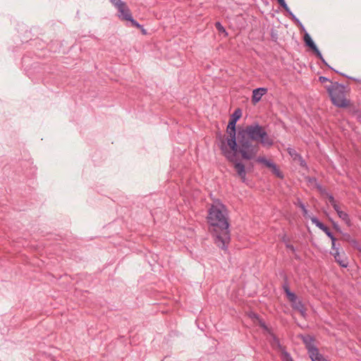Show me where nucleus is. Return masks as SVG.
Returning <instances> with one entry per match:
<instances>
[{
  "label": "nucleus",
  "instance_id": "4468645a",
  "mask_svg": "<svg viewBox=\"0 0 361 361\" xmlns=\"http://www.w3.org/2000/svg\"><path fill=\"white\" fill-rule=\"evenodd\" d=\"M292 307L298 311L302 317L305 316L306 309L300 300H297L295 302L291 304Z\"/></svg>",
  "mask_w": 361,
  "mask_h": 361
},
{
  "label": "nucleus",
  "instance_id": "dca6fc26",
  "mask_svg": "<svg viewBox=\"0 0 361 361\" xmlns=\"http://www.w3.org/2000/svg\"><path fill=\"white\" fill-rule=\"evenodd\" d=\"M302 341L306 345L307 349L308 350V353L310 355H311V350L312 349H317L315 346H314L312 343V338L310 336H304L302 338Z\"/></svg>",
  "mask_w": 361,
  "mask_h": 361
},
{
  "label": "nucleus",
  "instance_id": "7ed1b4c3",
  "mask_svg": "<svg viewBox=\"0 0 361 361\" xmlns=\"http://www.w3.org/2000/svg\"><path fill=\"white\" fill-rule=\"evenodd\" d=\"M325 88L329 94L331 103L336 107L347 108L350 105V100L347 98L349 88L338 82H331Z\"/></svg>",
  "mask_w": 361,
  "mask_h": 361
},
{
  "label": "nucleus",
  "instance_id": "423d86ee",
  "mask_svg": "<svg viewBox=\"0 0 361 361\" xmlns=\"http://www.w3.org/2000/svg\"><path fill=\"white\" fill-rule=\"evenodd\" d=\"M117 9L119 13L118 17L120 19L123 20L130 21L133 27L137 28L142 27V26L136 20L133 19L131 12L126 3L123 4V6L118 7Z\"/></svg>",
  "mask_w": 361,
  "mask_h": 361
},
{
  "label": "nucleus",
  "instance_id": "20e7f679",
  "mask_svg": "<svg viewBox=\"0 0 361 361\" xmlns=\"http://www.w3.org/2000/svg\"><path fill=\"white\" fill-rule=\"evenodd\" d=\"M238 150L236 154L239 152L242 158L246 160H250L254 159L257 154L259 150V146L258 143L254 144L253 141L249 137H246L245 135L238 133Z\"/></svg>",
  "mask_w": 361,
  "mask_h": 361
},
{
  "label": "nucleus",
  "instance_id": "2f4dec72",
  "mask_svg": "<svg viewBox=\"0 0 361 361\" xmlns=\"http://www.w3.org/2000/svg\"><path fill=\"white\" fill-rule=\"evenodd\" d=\"M311 221L318 228L322 224V223L317 217L314 216L311 218Z\"/></svg>",
  "mask_w": 361,
  "mask_h": 361
},
{
  "label": "nucleus",
  "instance_id": "09e8293b",
  "mask_svg": "<svg viewBox=\"0 0 361 361\" xmlns=\"http://www.w3.org/2000/svg\"><path fill=\"white\" fill-rule=\"evenodd\" d=\"M341 74L342 75L345 76V77H347V78H349V79H351V80H355V78H352V77H348V76L345 75V74H343V73H341Z\"/></svg>",
  "mask_w": 361,
  "mask_h": 361
},
{
  "label": "nucleus",
  "instance_id": "bb28decb",
  "mask_svg": "<svg viewBox=\"0 0 361 361\" xmlns=\"http://www.w3.org/2000/svg\"><path fill=\"white\" fill-rule=\"evenodd\" d=\"M110 1L116 7V8L123 6V4L125 3L121 0H110Z\"/></svg>",
  "mask_w": 361,
  "mask_h": 361
},
{
  "label": "nucleus",
  "instance_id": "ea45409f",
  "mask_svg": "<svg viewBox=\"0 0 361 361\" xmlns=\"http://www.w3.org/2000/svg\"><path fill=\"white\" fill-rule=\"evenodd\" d=\"M343 238L345 240L350 242L351 240H353L350 237V235L348 233L343 234Z\"/></svg>",
  "mask_w": 361,
  "mask_h": 361
},
{
  "label": "nucleus",
  "instance_id": "9d476101",
  "mask_svg": "<svg viewBox=\"0 0 361 361\" xmlns=\"http://www.w3.org/2000/svg\"><path fill=\"white\" fill-rule=\"evenodd\" d=\"M331 255L334 257L336 262L342 267H347L348 265V259L344 252H341L339 248L335 245V249H332Z\"/></svg>",
  "mask_w": 361,
  "mask_h": 361
},
{
  "label": "nucleus",
  "instance_id": "a19ab883",
  "mask_svg": "<svg viewBox=\"0 0 361 361\" xmlns=\"http://www.w3.org/2000/svg\"><path fill=\"white\" fill-rule=\"evenodd\" d=\"M283 290H284V292L286 293V295H288V293H291L289 287L287 285L283 286Z\"/></svg>",
  "mask_w": 361,
  "mask_h": 361
},
{
  "label": "nucleus",
  "instance_id": "8fccbe9b",
  "mask_svg": "<svg viewBox=\"0 0 361 361\" xmlns=\"http://www.w3.org/2000/svg\"><path fill=\"white\" fill-rule=\"evenodd\" d=\"M360 251H361V249H359Z\"/></svg>",
  "mask_w": 361,
  "mask_h": 361
},
{
  "label": "nucleus",
  "instance_id": "a211bd4d",
  "mask_svg": "<svg viewBox=\"0 0 361 361\" xmlns=\"http://www.w3.org/2000/svg\"><path fill=\"white\" fill-rule=\"evenodd\" d=\"M304 41H305V44L307 47H309L311 49H312L313 48H314L316 47V45L314 43L313 40L312 39L310 35L307 32H305V34L304 35Z\"/></svg>",
  "mask_w": 361,
  "mask_h": 361
},
{
  "label": "nucleus",
  "instance_id": "0eeeda50",
  "mask_svg": "<svg viewBox=\"0 0 361 361\" xmlns=\"http://www.w3.org/2000/svg\"><path fill=\"white\" fill-rule=\"evenodd\" d=\"M256 161L258 163L264 164L267 168L270 169L271 170V172L274 175H276L277 177L281 178H283V175L282 172L279 169L277 166L271 161L267 159L264 157H257Z\"/></svg>",
  "mask_w": 361,
  "mask_h": 361
},
{
  "label": "nucleus",
  "instance_id": "6e6552de",
  "mask_svg": "<svg viewBox=\"0 0 361 361\" xmlns=\"http://www.w3.org/2000/svg\"><path fill=\"white\" fill-rule=\"evenodd\" d=\"M256 161L258 163L264 164L267 168L270 169L271 170V172L274 175H276L277 177L281 178H283V175L282 172L279 169L277 166L271 161L267 159L264 157H257Z\"/></svg>",
  "mask_w": 361,
  "mask_h": 361
},
{
  "label": "nucleus",
  "instance_id": "c03bdc74",
  "mask_svg": "<svg viewBox=\"0 0 361 361\" xmlns=\"http://www.w3.org/2000/svg\"><path fill=\"white\" fill-rule=\"evenodd\" d=\"M333 225H334V228L336 231H340V227L338 226V225L336 223L334 222V223H333Z\"/></svg>",
  "mask_w": 361,
  "mask_h": 361
},
{
  "label": "nucleus",
  "instance_id": "58836bf2",
  "mask_svg": "<svg viewBox=\"0 0 361 361\" xmlns=\"http://www.w3.org/2000/svg\"><path fill=\"white\" fill-rule=\"evenodd\" d=\"M284 356L286 357V361H293V358L291 357L289 353H285Z\"/></svg>",
  "mask_w": 361,
  "mask_h": 361
},
{
  "label": "nucleus",
  "instance_id": "473e14b6",
  "mask_svg": "<svg viewBox=\"0 0 361 361\" xmlns=\"http://www.w3.org/2000/svg\"><path fill=\"white\" fill-rule=\"evenodd\" d=\"M311 221L318 228L322 224V223L317 217L314 216L311 218Z\"/></svg>",
  "mask_w": 361,
  "mask_h": 361
},
{
  "label": "nucleus",
  "instance_id": "412c9836",
  "mask_svg": "<svg viewBox=\"0 0 361 361\" xmlns=\"http://www.w3.org/2000/svg\"><path fill=\"white\" fill-rule=\"evenodd\" d=\"M288 152L293 160H297L301 156L293 148H288Z\"/></svg>",
  "mask_w": 361,
  "mask_h": 361
},
{
  "label": "nucleus",
  "instance_id": "a18cd8bd",
  "mask_svg": "<svg viewBox=\"0 0 361 361\" xmlns=\"http://www.w3.org/2000/svg\"><path fill=\"white\" fill-rule=\"evenodd\" d=\"M350 243L352 245H355H355H357V240H354V239L351 240Z\"/></svg>",
  "mask_w": 361,
  "mask_h": 361
},
{
  "label": "nucleus",
  "instance_id": "cd10ccee",
  "mask_svg": "<svg viewBox=\"0 0 361 361\" xmlns=\"http://www.w3.org/2000/svg\"><path fill=\"white\" fill-rule=\"evenodd\" d=\"M278 1V3L280 4V6L284 8V10L286 11H289V8L287 5V4L286 3L285 0H277Z\"/></svg>",
  "mask_w": 361,
  "mask_h": 361
},
{
  "label": "nucleus",
  "instance_id": "1a4fd4ad",
  "mask_svg": "<svg viewBox=\"0 0 361 361\" xmlns=\"http://www.w3.org/2000/svg\"><path fill=\"white\" fill-rule=\"evenodd\" d=\"M256 161L258 163L264 164L267 168L270 169L271 170V172L274 175H276L277 177L281 178H283V175L282 172L279 169L277 166L271 161L267 159L264 157H257Z\"/></svg>",
  "mask_w": 361,
  "mask_h": 361
},
{
  "label": "nucleus",
  "instance_id": "c9c22d12",
  "mask_svg": "<svg viewBox=\"0 0 361 361\" xmlns=\"http://www.w3.org/2000/svg\"><path fill=\"white\" fill-rule=\"evenodd\" d=\"M319 81L320 82H322V83H324V82H327V81H329V82H331V81H330V80H329V78H327L326 77H324V76H320V77L319 78Z\"/></svg>",
  "mask_w": 361,
  "mask_h": 361
},
{
  "label": "nucleus",
  "instance_id": "aec40b11",
  "mask_svg": "<svg viewBox=\"0 0 361 361\" xmlns=\"http://www.w3.org/2000/svg\"><path fill=\"white\" fill-rule=\"evenodd\" d=\"M324 233L331 240V244H332L331 249H335L336 239L335 238V237L334 236L332 233L330 231L329 228H327V230L326 231H324Z\"/></svg>",
  "mask_w": 361,
  "mask_h": 361
},
{
  "label": "nucleus",
  "instance_id": "f257e3e1",
  "mask_svg": "<svg viewBox=\"0 0 361 361\" xmlns=\"http://www.w3.org/2000/svg\"><path fill=\"white\" fill-rule=\"evenodd\" d=\"M207 221L209 231L214 238V243L221 249L226 250L231 237L228 229L227 209L219 200H216L209 209Z\"/></svg>",
  "mask_w": 361,
  "mask_h": 361
},
{
  "label": "nucleus",
  "instance_id": "c756f323",
  "mask_svg": "<svg viewBox=\"0 0 361 361\" xmlns=\"http://www.w3.org/2000/svg\"><path fill=\"white\" fill-rule=\"evenodd\" d=\"M312 50L314 52V54L317 58H319L320 60H323L322 54L320 52V51L318 49L317 46L314 48H313Z\"/></svg>",
  "mask_w": 361,
  "mask_h": 361
},
{
  "label": "nucleus",
  "instance_id": "b1692460",
  "mask_svg": "<svg viewBox=\"0 0 361 361\" xmlns=\"http://www.w3.org/2000/svg\"><path fill=\"white\" fill-rule=\"evenodd\" d=\"M287 298H288V300L291 302V304H293L297 300H298L297 295L293 292L288 293Z\"/></svg>",
  "mask_w": 361,
  "mask_h": 361
},
{
  "label": "nucleus",
  "instance_id": "a878e982",
  "mask_svg": "<svg viewBox=\"0 0 361 361\" xmlns=\"http://www.w3.org/2000/svg\"><path fill=\"white\" fill-rule=\"evenodd\" d=\"M305 180L310 186H313V185L316 184V183L317 182V178L314 177L307 176L305 178Z\"/></svg>",
  "mask_w": 361,
  "mask_h": 361
},
{
  "label": "nucleus",
  "instance_id": "f3484780",
  "mask_svg": "<svg viewBox=\"0 0 361 361\" xmlns=\"http://www.w3.org/2000/svg\"><path fill=\"white\" fill-rule=\"evenodd\" d=\"M337 214L338 217L341 219L348 226H350L352 225L350 216L346 212L341 210Z\"/></svg>",
  "mask_w": 361,
  "mask_h": 361
},
{
  "label": "nucleus",
  "instance_id": "7c9ffc66",
  "mask_svg": "<svg viewBox=\"0 0 361 361\" xmlns=\"http://www.w3.org/2000/svg\"><path fill=\"white\" fill-rule=\"evenodd\" d=\"M215 27L216 30L220 32H226L225 28L223 27V25L219 22H216L215 23Z\"/></svg>",
  "mask_w": 361,
  "mask_h": 361
},
{
  "label": "nucleus",
  "instance_id": "39448f33",
  "mask_svg": "<svg viewBox=\"0 0 361 361\" xmlns=\"http://www.w3.org/2000/svg\"><path fill=\"white\" fill-rule=\"evenodd\" d=\"M263 128L262 126L256 123L246 126L245 128L239 130L238 133L245 135L246 137H249L253 142H258Z\"/></svg>",
  "mask_w": 361,
  "mask_h": 361
},
{
  "label": "nucleus",
  "instance_id": "6ab92c4d",
  "mask_svg": "<svg viewBox=\"0 0 361 361\" xmlns=\"http://www.w3.org/2000/svg\"><path fill=\"white\" fill-rule=\"evenodd\" d=\"M259 325L260 326L264 329L265 331H267L269 334H271L273 336V339H274V343H277L278 345H279V340L276 338V337L273 335L271 333V330L269 329V328L265 324V323L262 321H260L259 322Z\"/></svg>",
  "mask_w": 361,
  "mask_h": 361
},
{
  "label": "nucleus",
  "instance_id": "393cba45",
  "mask_svg": "<svg viewBox=\"0 0 361 361\" xmlns=\"http://www.w3.org/2000/svg\"><path fill=\"white\" fill-rule=\"evenodd\" d=\"M287 298H288V300L291 302V304H293L297 300H298L297 295L293 292L288 293Z\"/></svg>",
  "mask_w": 361,
  "mask_h": 361
},
{
  "label": "nucleus",
  "instance_id": "2eb2a0df",
  "mask_svg": "<svg viewBox=\"0 0 361 361\" xmlns=\"http://www.w3.org/2000/svg\"><path fill=\"white\" fill-rule=\"evenodd\" d=\"M312 361H328L318 352V349H312L310 355Z\"/></svg>",
  "mask_w": 361,
  "mask_h": 361
},
{
  "label": "nucleus",
  "instance_id": "49530a36",
  "mask_svg": "<svg viewBox=\"0 0 361 361\" xmlns=\"http://www.w3.org/2000/svg\"><path fill=\"white\" fill-rule=\"evenodd\" d=\"M322 62L325 65V66H327L328 67H329L330 68H331L329 64L326 62V61L324 60V59L323 58V60H321Z\"/></svg>",
  "mask_w": 361,
  "mask_h": 361
},
{
  "label": "nucleus",
  "instance_id": "37998d69",
  "mask_svg": "<svg viewBox=\"0 0 361 361\" xmlns=\"http://www.w3.org/2000/svg\"><path fill=\"white\" fill-rule=\"evenodd\" d=\"M319 228H320L322 231H326L328 228L327 226H326L323 223L319 227Z\"/></svg>",
  "mask_w": 361,
  "mask_h": 361
},
{
  "label": "nucleus",
  "instance_id": "de8ad7c7",
  "mask_svg": "<svg viewBox=\"0 0 361 361\" xmlns=\"http://www.w3.org/2000/svg\"><path fill=\"white\" fill-rule=\"evenodd\" d=\"M318 185H321V184H319L318 183V181L316 183V184H314L312 187L315 188L316 189L318 188Z\"/></svg>",
  "mask_w": 361,
  "mask_h": 361
},
{
  "label": "nucleus",
  "instance_id": "4be33fe9",
  "mask_svg": "<svg viewBox=\"0 0 361 361\" xmlns=\"http://www.w3.org/2000/svg\"><path fill=\"white\" fill-rule=\"evenodd\" d=\"M286 12L288 13V15L291 18V19L293 20L297 24H298L301 27V29L302 30H305V27L302 25V24L301 23V22L295 17V16L290 11V10L289 9V11H286Z\"/></svg>",
  "mask_w": 361,
  "mask_h": 361
},
{
  "label": "nucleus",
  "instance_id": "ddd939ff",
  "mask_svg": "<svg viewBox=\"0 0 361 361\" xmlns=\"http://www.w3.org/2000/svg\"><path fill=\"white\" fill-rule=\"evenodd\" d=\"M261 137L258 141L264 147H271L274 145V140L267 134L264 128L261 133Z\"/></svg>",
  "mask_w": 361,
  "mask_h": 361
},
{
  "label": "nucleus",
  "instance_id": "72a5a7b5",
  "mask_svg": "<svg viewBox=\"0 0 361 361\" xmlns=\"http://www.w3.org/2000/svg\"><path fill=\"white\" fill-rule=\"evenodd\" d=\"M317 190L320 192L322 195H326L328 192L326 191V188H324L322 185H318Z\"/></svg>",
  "mask_w": 361,
  "mask_h": 361
},
{
  "label": "nucleus",
  "instance_id": "79ce46f5",
  "mask_svg": "<svg viewBox=\"0 0 361 361\" xmlns=\"http://www.w3.org/2000/svg\"><path fill=\"white\" fill-rule=\"evenodd\" d=\"M286 247H287L288 250H291L292 252H295V250L294 246H293V245H290V244H287V245H286Z\"/></svg>",
  "mask_w": 361,
  "mask_h": 361
},
{
  "label": "nucleus",
  "instance_id": "f03ea898",
  "mask_svg": "<svg viewBox=\"0 0 361 361\" xmlns=\"http://www.w3.org/2000/svg\"><path fill=\"white\" fill-rule=\"evenodd\" d=\"M241 116L242 111L240 109L234 111L227 126V133L229 135V137L226 139V142L222 140L221 143L220 149L222 154L228 161L235 160V154L238 150L235 124Z\"/></svg>",
  "mask_w": 361,
  "mask_h": 361
},
{
  "label": "nucleus",
  "instance_id": "c85d7f7f",
  "mask_svg": "<svg viewBox=\"0 0 361 361\" xmlns=\"http://www.w3.org/2000/svg\"><path fill=\"white\" fill-rule=\"evenodd\" d=\"M312 50L314 52V54L317 58H319L320 60H323L322 54L320 52V51L318 49L317 46L314 48H313Z\"/></svg>",
  "mask_w": 361,
  "mask_h": 361
},
{
  "label": "nucleus",
  "instance_id": "9b49d317",
  "mask_svg": "<svg viewBox=\"0 0 361 361\" xmlns=\"http://www.w3.org/2000/svg\"><path fill=\"white\" fill-rule=\"evenodd\" d=\"M229 161L233 164L234 168H235L238 175L240 177L242 180L244 182L245 180V176H246L245 168L243 163L237 161L236 153L235 154V160Z\"/></svg>",
  "mask_w": 361,
  "mask_h": 361
},
{
  "label": "nucleus",
  "instance_id": "f704fd0d",
  "mask_svg": "<svg viewBox=\"0 0 361 361\" xmlns=\"http://www.w3.org/2000/svg\"><path fill=\"white\" fill-rule=\"evenodd\" d=\"M326 196L328 197L329 201L331 203V204H332L333 203H334L336 202L334 196L332 195H331L330 193H329V192L326 193Z\"/></svg>",
  "mask_w": 361,
  "mask_h": 361
},
{
  "label": "nucleus",
  "instance_id": "e433bc0d",
  "mask_svg": "<svg viewBox=\"0 0 361 361\" xmlns=\"http://www.w3.org/2000/svg\"><path fill=\"white\" fill-rule=\"evenodd\" d=\"M331 205L337 214L341 211V209H340L339 206L338 205V204L336 203V202L333 203Z\"/></svg>",
  "mask_w": 361,
  "mask_h": 361
},
{
  "label": "nucleus",
  "instance_id": "4c0bfd02",
  "mask_svg": "<svg viewBox=\"0 0 361 361\" xmlns=\"http://www.w3.org/2000/svg\"><path fill=\"white\" fill-rule=\"evenodd\" d=\"M297 160L299 161L300 165L301 166H303V167L306 166V162H305V161L303 159V158L301 156Z\"/></svg>",
  "mask_w": 361,
  "mask_h": 361
},
{
  "label": "nucleus",
  "instance_id": "f8f14e48",
  "mask_svg": "<svg viewBox=\"0 0 361 361\" xmlns=\"http://www.w3.org/2000/svg\"><path fill=\"white\" fill-rule=\"evenodd\" d=\"M267 92V89L264 87H259L257 89H255L252 91V102L254 104L259 102L262 96L264 95Z\"/></svg>",
  "mask_w": 361,
  "mask_h": 361
},
{
  "label": "nucleus",
  "instance_id": "5701e85b",
  "mask_svg": "<svg viewBox=\"0 0 361 361\" xmlns=\"http://www.w3.org/2000/svg\"><path fill=\"white\" fill-rule=\"evenodd\" d=\"M302 210L304 216L307 215V209H306L305 204L302 202V201L298 198L297 200V203H295Z\"/></svg>",
  "mask_w": 361,
  "mask_h": 361
}]
</instances>
